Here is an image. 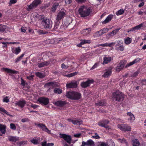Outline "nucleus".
Returning a JSON list of instances; mask_svg holds the SVG:
<instances>
[{
    "label": "nucleus",
    "instance_id": "59",
    "mask_svg": "<svg viewBox=\"0 0 146 146\" xmlns=\"http://www.w3.org/2000/svg\"><path fill=\"white\" fill-rule=\"evenodd\" d=\"M139 73V72H135L131 74V76L132 77H135L137 76Z\"/></svg>",
    "mask_w": 146,
    "mask_h": 146
},
{
    "label": "nucleus",
    "instance_id": "58",
    "mask_svg": "<svg viewBox=\"0 0 146 146\" xmlns=\"http://www.w3.org/2000/svg\"><path fill=\"white\" fill-rule=\"evenodd\" d=\"M9 100L8 97L6 96L3 98V101L5 102L8 103L9 102Z\"/></svg>",
    "mask_w": 146,
    "mask_h": 146
},
{
    "label": "nucleus",
    "instance_id": "4",
    "mask_svg": "<svg viewBox=\"0 0 146 146\" xmlns=\"http://www.w3.org/2000/svg\"><path fill=\"white\" fill-rule=\"evenodd\" d=\"M60 22L57 21L55 22V24L54 28V29L58 32H62L64 30V27L63 25H60Z\"/></svg>",
    "mask_w": 146,
    "mask_h": 146
},
{
    "label": "nucleus",
    "instance_id": "28",
    "mask_svg": "<svg viewBox=\"0 0 146 146\" xmlns=\"http://www.w3.org/2000/svg\"><path fill=\"white\" fill-rule=\"evenodd\" d=\"M132 144L133 146H139L140 145L139 140L136 139H134L132 140Z\"/></svg>",
    "mask_w": 146,
    "mask_h": 146
},
{
    "label": "nucleus",
    "instance_id": "23",
    "mask_svg": "<svg viewBox=\"0 0 146 146\" xmlns=\"http://www.w3.org/2000/svg\"><path fill=\"white\" fill-rule=\"evenodd\" d=\"M26 104V101L25 100H20L16 103V105L22 108Z\"/></svg>",
    "mask_w": 146,
    "mask_h": 146
},
{
    "label": "nucleus",
    "instance_id": "16",
    "mask_svg": "<svg viewBox=\"0 0 146 146\" xmlns=\"http://www.w3.org/2000/svg\"><path fill=\"white\" fill-rule=\"evenodd\" d=\"M94 80L93 79L88 80L85 82H83V88H86L90 86V84H93L94 82Z\"/></svg>",
    "mask_w": 146,
    "mask_h": 146
},
{
    "label": "nucleus",
    "instance_id": "61",
    "mask_svg": "<svg viewBox=\"0 0 146 146\" xmlns=\"http://www.w3.org/2000/svg\"><path fill=\"white\" fill-rule=\"evenodd\" d=\"M61 67L62 69L67 68L68 67V66L65 65L64 63H62L61 65Z\"/></svg>",
    "mask_w": 146,
    "mask_h": 146
},
{
    "label": "nucleus",
    "instance_id": "29",
    "mask_svg": "<svg viewBox=\"0 0 146 146\" xmlns=\"http://www.w3.org/2000/svg\"><path fill=\"white\" fill-rule=\"evenodd\" d=\"M6 126L5 125L0 124V131L3 134H4L6 132Z\"/></svg>",
    "mask_w": 146,
    "mask_h": 146
},
{
    "label": "nucleus",
    "instance_id": "51",
    "mask_svg": "<svg viewBox=\"0 0 146 146\" xmlns=\"http://www.w3.org/2000/svg\"><path fill=\"white\" fill-rule=\"evenodd\" d=\"M116 49L117 50H119L121 51H122L124 49V47L123 45L120 46L119 47H117Z\"/></svg>",
    "mask_w": 146,
    "mask_h": 146
},
{
    "label": "nucleus",
    "instance_id": "26",
    "mask_svg": "<svg viewBox=\"0 0 146 146\" xmlns=\"http://www.w3.org/2000/svg\"><path fill=\"white\" fill-rule=\"evenodd\" d=\"M12 52L16 55L18 54L21 51V49L19 47L12 48Z\"/></svg>",
    "mask_w": 146,
    "mask_h": 146
},
{
    "label": "nucleus",
    "instance_id": "55",
    "mask_svg": "<svg viewBox=\"0 0 146 146\" xmlns=\"http://www.w3.org/2000/svg\"><path fill=\"white\" fill-rule=\"evenodd\" d=\"M17 2V0H10L9 3V5L10 6L12 4L15 3Z\"/></svg>",
    "mask_w": 146,
    "mask_h": 146
},
{
    "label": "nucleus",
    "instance_id": "30",
    "mask_svg": "<svg viewBox=\"0 0 146 146\" xmlns=\"http://www.w3.org/2000/svg\"><path fill=\"white\" fill-rule=\"evenodd\" d=\"M59 3H54L51 8L52 11V12H55L57 8L59 7Z\"/></svg>",
    "mask_w": 146,
    "mask_h": 146
},
{
    "label": "nucleus",
    "instance_id": "9",
    "mask_svg": "<svg viewBox=\"0 0 146 146\" xmlns=\"http://www.w3.org/2000/svg\"><path fill=\"white\" fill-rule=\"evenodd\" d=\"M118 127L123 131H129L131 130L130 126L125 124H122L118 125Z\"/></svg>",
    "mask_w": 146,
    "mask_h": 146
},
{
    "label": "nucleus",
    "instance_id": "33",
    "mask_svg": "<svg viewBox=\"0 0 146 146\" xmlns=\"http://www.w3.org/2000/svg\"><path fill=\"white\" fill-rule=\"evenodd\" d=\"M106 102L104 100H102L100 101H98V102L96 103L95 104L96 106H103L105 105Z\"/></svg>",
    "mask_w": 146,
    "mask_h": 146
},
{
    "label": "nucleus",
    "instance_id": "45",
    "mask_svg": "<svg viewBox=\"0 0 146 146\" xmlns=\"http://www.w3.org/2000/svg\"><path fill=\"white\" fill-rule=\"evenodd\" d=\"M115 44V42H111L109 44L107 43H105L104 44H100V46H102L103 47L104 46H110L111 47V45L113 44Z\"/></svg>",
    "mask_w": 146,
    "mask_h": 146
},
{
    "label": "nucleus",
    "instance_id": "24",
    "mask_svg": "<svg viewBox=\"0 0 146 146\" xmlns=\"http://www.w3.org/2000/svg\"><path fill=\"white\" fill-rule=\"evenodd\" d=\"M67 120L69 122H71L74 125H79L81 124V122L78 120H74L71 119H68Z\"/></svg>",
    "mask_w": 146,
    "mask_h": 146
},
{
    "label": "nucleus",
    "instance_id": "57",
    "mask_svg": "<svg viewBox=\"0 0 146 146\" xmlns=\"http://www.w3.org/2000/svg\"><path fill=\"white\" fill-rule=\"evenodd\" d=\"M34 75H31L30 76H28L27 77V78L30 80H33L34 79Z\"/></svg>",
    "mask_w": 146,
    "mask_h": 146
},
{
    "label": "nucleus",
    "instance_id": "2",
    "mask_svg": "<svg viewBox=\"0 0 146 146\" xmlns=\"http://www.w3.org/2000/svg\"><path fill=\"white\" fill-rule=\"evenodd\" d=\"M66 96L70 99L76 100L80 99L81 95L78 92L71 91L67 92Z\"/></svg>",
    "mask_w": 146,
    "mask_h": 146
},
{
    "label": "nucleus",
    "instance_id": "32",
    "mask_svg": "<svg viewBox=\"0 0 146 146\" xmlns=\"http://www.w3.org/2000/svg\"><path fill=\"white\" fill-rule=\"evenodd\" d=\"M35 74L37 77L40 78H42L45 76V74L40 72H35Z\"/></svg>",
    "mask_w": 146,
    "mask_h": 146
},
{
    "label": "nucleus",
    "instance_id": "3",
    "mask_svg": "<svg viewBox=\"0 0 146 146\" xmlns=\"http://www.w3.org/2000/svg\"><path fill=\"white\" fill-rule=\"evenodd\" d=\"M112 99L113 101L119 102L122 101L124 99V96L122 93L117 91L113 93Z\"/></svg>",
    "mask_w": 146,
    "mask_h": 146
},
{
    "label": "nucleus",
    "instance_id": "7",
    "mask_svg": "<svg viewBox=\"0 0 146 146\" xmlns=\"http://www.w3.org/2000/svg\"><path fill=\"white\" fill-rule=\"evenodd\" d=\"M35 125L37 126L43 131H44L48 134L51 133L50 130L48 129L44 124L40 123H35Z\"/></svg>",
    "mask_w": 146,
    "mask_h": 146
},
{
    "label": "nucleus",
    "instance_id": "60",
    "mask_svg": "<svg viewBox=\"0 0 146 146\" xmlns=\"http://www.w3.org/2000/svg\"><path fill=\"white\" fill-rule=\"evenodd\" d=\"M78 13L81 17H82V6H80L78 10Z\"/></svg>",
    "mask_w": 146,
    "mask_h": 146
},
{
    "label": "nucleus",
    "instance_id": "31",
    "mask_svg": "<svg viewBox=\"0 0 146 146\" xmlns=\"http://www.w3.org/2000/svg\"><path fill=\"white\" fill-rule=\"evenodd\" d=\"M111 57H105L104 58V61L102 64H107L111 60Z\"/></svg>",
    "mask_w": 146,
    "mask_h": 146
},
{
    "label": "nucleus",
    "instance_id": "8",
    "mask_svg": "<svg viewBox=\"0 0 146 146\" xmlns=\"http://www.w3.org/2000/svg\"><path fill=\"white\" fill-rule=\"evenodd\" d=\"M109 30V29L108 28H103L99 31L95 33L93 36L95 37H99L103 34L107 32Z\"/></svg>",
    "mask_w": 146,
    "mask_h": 146
},
{
    "label": "nucleus",
    "instance_id": "62",
    "mask_svg": "<svg viewBox=\"0 0 146 146\" xmlns=\"http://www.w3.org/2000/svg\"><path fill=\"white\" fill-rule=\"evenodd\" d=\"M21 84L22 86H24L25 85V81L22 78H21Z\"/></svg>",
    "mask_w": 146,
    "mask_h": 146
},
{
    "label": "nucleus",
    "instance_id": "39",
    "mask_svg": "<svg viewBox=\"0 0 146 146\" xmlns=\"http://www.w3.org/2000/svg\"><path fill=\"white\" fill-rule=\"evenodd\" d=\"M36 7L34 5L33 3H32L31 4L28 6V7L27 8V10L28 11H30L31 10L33 9L34 8H35Z\"/></svg>",
    "mask_w": 146,
    "mask_h": 146
},
{
    "label": "nucleus",
    "instance_id": "35",
    "mask_svg": "<svg viewBox=\"0 0 146 146\" xmlns=\"http://www.w3.org/2000/svg\"><path fill=\"white\" fill-rule=\"evenodd\" d=\"M54 92L55 94H60L62 93V90L59 88H56L54 89Z\"/></svg>",
    "mask_w": 146,
    "mask_h": 146
},
{
    "label": "nucleus",
    "instance_id": "15",
    "mask_svg": "<svg viewBox=\"0 0 146 146\" xmlns=\"http://www.w3.org/2000/svg\"><path fill=\"white\" fill-rule=\"evenodd\" d=\"M3 71H4L8 73L12 74H17L19 72L17 71H15V70L11 69L6 68H2Z\"/></svg>",
    "mask_w": 146,
    "mask_h": 146
},
{
    "label": "nucleus",
    "instance_id": "37",
    "mask_svg": "<svg viewBox=\"0 0 146 146\" xmlns=\"http://www.w3.org/2000/svg\"><path fill=\"white\" fill-rule=\"evenodd\" d=\"M24 55L25 54L23 53L20 56L17 57L14 60V62L15 63H17L19 62L22 59L23 57L24 56Z\"/></svg>",
    "mask_w": 146,
    "mask_h": 146
},
{
    "label": "nucleus",
    "instance_id": "64",
    "mask_svg": "<svg viewBox=\"0 0 146 146\" xmlns=\"http://www.w3.org/2000/svg\"><path fill=\"white\" fill-rule=\"evenodd\" d=\"M108 146L107 144H106L104 142H101L99 146Z\"/></svg>",
    "mask_w": 146,
    "mask_h": 146
},
{
    "label": "nucleus",
    "instance_id": "38",
    "mask_svg": "<svg viewBox=\"0 0 146 146\" xmlns=\"http://www.w3.org/2000/svg\"><path fill=\"white\" fill-rule=\"evenodd\" d=\"M0 111L4 113L5 114H7L8 115H9L11 117H13L12 115L10 114L9 112H8L6 110H5L4 108L0 107Z\"/></svg>",
    "mask_w": 146,
    "mask_h": 146
},
{
    "label": "nucleus",
    "instance_id": "21",
    "mask_svg": "<svg viewBox=\"0 0 146 146\" xmlns=\"http://www.w3.org/2000/svg\"><path fill=\"white\" fill-rule=\"evenodd\" d=\"M121 28H119L118 29H115V30H113L111 32H110V33L107 34V36H113L115 35L119 31V30Z\"/></svg>",
    "mask_w": 146,
    "mask_h": 146
},
{
    "label": "nucleus",
    "instance_id": "27",
    "mask_svg": "<svg viewBox=\"0 0 146 146\" xmlns=\"http://www.w3.org/2000/svg\"><path fill=\"white\" fill-rule=\"evenodd\" d=\"M8 139L10 141L15 142L19 140V138L18 137L11 136L8 137Z\"/></svg>",
    "mask_w": 146,
    "mask_h": 146
},
{
    "label": "nucleus",
    "instance_id": "10",
    "mask_svg": "<svg viewBox=\"0 0 146 146\" xmlns=\"http://www.w3.org/2000/svg\"><path fill=\"white\" fill-rule=\"evenodd\" d=\"M38 101L40 104H42L44 105H48L49 103L48 98L44 97L39 98L38 100Z\"/></svg>",
    "mask_w": 146,
    "mask_h": 146
},
{
    "label": "nucleus",
    "instance_id": "40",
    "mask_svg": "<svg viewBox=\"0 0 146 146\" xmlns=\"http://www.w3.org/2000/svg\"><path fill=\"white\" fill-rule=\"evenodd\" d=\"M1 43H2V44H3V45L2 46L3 47L5 48H7V44H14L15 43V42H1Z\"/></svg>",
    "mask_w": 146,
    "mask_h": 146
},
{
    "label": "nucleus",
    "instance_id": "12",
    "mask_svg": "<svg viewBox=\"0 0 146 146\" xmlns=\"http://www.w3.org/2000/svg\"><path fill=\"white\" fill-rule=\"evenodd\" d=\"M126 63V61L125 60H123L120 61L119 64L116 67V71L117 72H119L123 68Z\"/></svg>",
    "mask_w": 146,
    "mask_h": 146
},
{
    "label": "nucleus",
    "instance_id": "11",
    "mask_svg": "<svg viewBox=\"0 0 146 146\" xmlns=\"http://www.w3.org/2000/svg\"><path fill=\"white\" fill-rule=\"evenodd\" d=\"M78 86L77 81H72L68 82L66 85L67 88H76Z\"/></svg>",
    "mask_w": 146,
    "mask_h": 146
},
{
    "label": "nucleus",
    "instance_id": "41",
    "mask_svg": "<svg viewBox=\"0 0 146 146\" xmlns=\"http://www.w3.org/2000/svg\"><path fill=\"white\" fill-rule=\"evenodd\" d=\"M42 2L41 0H35L33 3L36 7L38 5H40Z\"/></svg>",
    "mask_w": 146,
    "mask_h": 146
},
{
    "label": "nucleus",
    "instance_id": "44",
    "mask_svg": "<svg viewBox=\"0 0 146 146\" xmlns=\"http://www.w3.org/2000/svg\"><path fill=\"white\" fill-rule=\"evenodd\" d=\"M132 41L131 38L129 37H127L124 40L125 43L126 44L128 45Z\"/></svg>",
    "mask_w": 146,
    "mask_h": 146
},
{
    "label": "nucleus",
    "instance_id": "22",
    "mask_svg": "<svg viewBox=\"0 0 146 146\" xmlns=\"http://www.w3.org/2000/svg\"><path fill=\"white\" fill-rule=\"evenodd\" d=\"M113 16L112 15H109L106 19L103 21L102 22V23L103 24H106L108 23L113 18Z\"/></svg>",
    "mask_w": 146,
    "mask_h": 146
},
{
    "label": "nucleus",
    "instance_id": "49",
    "mask_svg": "<svg viewBox=\"0 0 146 146\" xmlns=\"http://www.w3.org/2000/svg\"><path fill=\"white\" fill-rule=\"evenodd\" d=\"M143 25L142 23H141L138 25H137L134 27L135 30L140 29L141 28V27H143Z\"/></svg>",
    "mask_w": 146,
    "mask_h": 146
},
{
    "label": "nucleus",
    "instance_id": "43",
    "mask_svg": "<svg viewBox=\"0 0 146 146\" xmlns=\"http://www.w3.org/2000/svg\"><path fill=\"white\" fill-rule=\"evenodd\" d=\"M119 141L121 143H125V144L127 146H128V143L127 142L126 140L124 138L121 139L119 138L118 139Z\"/></svg>",
    "mask_w": 146,
    "mask_h": 146
},
{
    "label": "nucleus",
    "instance_id": "46",
    "mask_svg": "<svg viewBox=\"0 0 146 146\" xmlns=\"http://www.w3.org/2000/svg\"><path fill=\"white\" fill-rule=\"evenodd\" d=\"M27 142L26 141H21L17 142L16 143L17 145L19 146L27 144Z\"/></svg>",
    "mask_w": 146,
    "mask_h": 146
},
{
    "label": "nucleus",
    "instance_id": "54",
    "mask_svg": "<svg viewBox=\"0 0 146 146\" xmlns=\"http://www.w3.org/2000/svg\"><path fill=\"white\" fill-rule=\"evenodd\" d=\"M40 35L46 34L48 33L42 30H39L38 31Z\"/></svg>",
    "mask_w": 146,
    "mask_h": 146
},
{
    "label": "nucleus",
    "instance_id": "63",
    "mask_svg": "<svg viewBox=\"0 0 146 146\" xmlns=\"http://www.w3.org/2000/svg\"><path fill=\"white\" fill-rule=\"evenodd\" d=\"M31 108L35 109L38 107V106L35 104H32L31 105Z\"/></svg>",
    "mask_w": 146,
    "mask_h": 146
},
{
    "label": "nucleus",
    "instance_id": "14",
    "mask_svg": "<svg viewBox=\"0 0 146 146\" xmlns=\"http://www.w3.org/2000/svg\"><path fill=\"white\" fill-rule=\"evenodd\" d=\"M52 103L56 106L60 107H62L65 106L66 103L65 101L58 100L57 101H53Z\"/></svg>",
    "mask_w": 146,
    "mask_h": 146
},
{
    "label": "nucleus",
    "instance_id": "20",
    "mask_svg": "<svg viewBox=\"0 0 146 146\" xmlns=\"http://www.w3.org/2000/svg\"><path fill=\"white\" fill-rule=\"evenodd\" d=\"M111 68L106 69V72L104 74L102 75V76L105 78L108 77L110 76L111 74Z\"/></svg>",
    "mask_w": 146,
    "mask_h": 146
},
{
    "label": "nucleus",
    "instance_id": "34",
    "mask_svg": "<svg viewBox=\"0 0 146 146\" xmlns=\"http://www.w3.org/2000/svg\"><path fill=\"white\" fill-rule=\"evenodd\" d=\"M127 115L129 116L130 117L128 119L130 121H134L135 119V117L133 114L131 112H128L127 113Z\"/></svg>",
    "mask_w": 146,
    "mask_h": 146
},
{
    "label": "nucleus",
    "instance_id": "13",
    "mask_svg": "<svg viewBox=\"0 0 146 146\" xmlns=\"http://www.w3.org/2000/svg\"><path fill=\"white\" fill-rule=\"evenodd\" d=\"M66 11L65 10L60 11L57 15L56 20L57 21H59L63 18L66 15Z\"/></svg>",
    "mask_w": 146,
    "mask_h": 146
},
{
    "label": "nucleus",
    "instance_id": "47",
    "mask_svg": "<svg viewBox=\"0 0 146 146\" xmlns=\"http://www.w3.org/2000/svg\"><path fill=\"white\" fill-rule=\"evenodd\" d=\"M30 142L34 145H37L39 143L38 142V139H35L34 138L31 140Z\"/></svg>",
    "mask_w": 146,
    "mask_h": 146
},
{
    "label": "nucleus",
    "instance_id": "53",
    "mask_svg": "<svg viewBox=\"0 0 146 146\" xmlns=\"http://www.w3.org/2000/svg\"><path fill=\"white\" fill-rule=\"evenodd\" d=\"M10 127L11 129L15 130L16 129V126L13 123H11L10 124Z\"/></svg>",
    "mask_w": 146,
    "mask_h": 146
},
{
    "label": "nucleus",
    "instance_id": "52",
    "mask_svg": "<svg viewBox=\"0 0 146 146\" xmlns=\"http://www.w3.org/2000/svg\"><path fill=\"white\" fill-rule=\"evenodd\" d=\"M61 38L55 39L54 40V43L55 44L59 43H60V42L61 41Z\"/></svg>",
    "mask_w": 146,
    "mask_h": 146
},
{
    "label": "nucleus",
    "instance_id": "17",
    "mask_svg": "<svg viewBox=\"0 0 146 146\" xmlns=\"http://www.w3.org/2000/svg\"><path fill=\"white\" fill-rule=\"evenodd\" d=\"M86 145L88 146H95L94 142L91 139L88 140L86 142L83 141V146Z\"/></svg>",
    "mask_w": 146,
    "mask_h": 146
},
{
    "label": "nucleus",
    "instance_id": "50",
    "mask_svg": "<svg viewBox=\"0 0 146 146\" xmlns=\"http://www.w3.org/2000/svg\"><path fill=\"white\" fill-rule=\"evenodd\" d=\"M77 73V72H73L68 74L66 76L69 77H72L76 75Z\"/></svg>",
    "mask_w": 146,
    "mask_h": 146
},
{
    "label": "nucleus",
    "instance_id": "1",
    "mask_svg": "<svg viewBox=\"0 0 146 146\" xmlns=\"http://www.w3.org/2000/svg\"><path fill=\"white\" fill-rule=\"evenodd\" d=\"M39 20L42 21L41 24L46 30L50 29L52 26V23L49 19H47L44 15H39Z\"/></svg>",
    "mask_w": 146,
    "mask_h": 146
},
{
    "label": "nucleus",
    "instance_id": "5",
    "mask_svg": "<svg viewBox=\"0 0 146 146\" xmlns=\"http://www.w3.org/2000/svg\"><path fill=\"white\" fill-rule=\"evenodd\" d=\"M92 11L90 7L83 5V17L88 16Z\"/></svg>",
    "mask_w": 146,
    "mask_h": 146
},
{
    "label": "nucleus",
    "instance_id": "56",
    "mask_svg": "<svg viewBox=\"0 0 146 146\" xmlns=\"http://www.w3.org/2000/svg\"><path fill=\"white\" fill-rule=\"evenodd\" d=\"M90 40H83V45L84 44H90L91 43Z\"/></svg>",
    "mask_w": 146,
    "mask_h": 146
},
{
    "label": "nucleus",
    "instance_id": "25",
    "mask_svg": "<svg viewBox=\"0 0 146 146\" xmlns=\"http://www.w3.org/2000/svg\"><path fill=\"white\" fill-rule=\"evenodd\" d=\"M140 60V58H137L134 60L132 62H130L129 63L127 64L125 66V68H127V67L129 66H130L138 62Z\"/></svg>",
    "mask_w": 146,
    "mask_h": 146
},
{
    "label": "nucleus",
    "instance_id": "6",
    "mask_svg": "<svg viewBox=\"0 0 146 146\" xmlns=\"http://www.w3.org/2000/svg\"><path fill=\"white\" fill-rule=\"evenodd\" d=\"M59 135L60 137L63 139L67 143H71L72 139L70 135L64 133H60Z\"/></svg>",
    "mask_w": 146,
    "mask_h": 146
},
{
    "label": "nucleus",
    "instance_id": "42",
    "mask_svg": "<svg viewBox=\"0 0 146 146\" xmlns=\"http://www.w3.org/2000/svg\"><path fill=\"white\" fill-rule=\"evenodd\" d=\"M7 26L5 25L1 24L0 26V32L4 31L7 28Z\"/></svg>",
    "mask_w": 146,
    "mask_h": 146
},
{
    "label": "nucleus",
    "instance_id": "19",
    "mask_svg": "<svg viewBox=\"0 0 146 146\" xmlns=\"http://www.w3.org/2000/svg\"><path fill=\"white\" fill-rule=\"evenodd\" d=\"M53 85H54V86L58 87L59 86V85L57 84V82H51L46 83L44 84V87L46 88L51 86L54 87Z\"/></svg>",
    "mask_w": 146,
    "mask_h": 146
},
{
    "label": "nucleus",
    "instance_id": "36",
    "mask_svg": "<svg viewBox=\"0 0 146 146\" xmlns=\"http://www.w3.org/2000/svg\"><path fill=\"white\" fill-rule=\"evenodd\" d=\"M91 31V29L90 28H88L83 30V33L84 35H86L88 34Z\"/></svg>",
    "mask_w": 146,
    "mask_h": 146
},
{
    "label": "nucleus",
    "instance_id": "48",
    "mask_svg": "<svg viewBox=\"0 0 146 146\" xmlns=\"http://www.w3.org/2000/svg\"><path fill=\"white\" fill-rule=\"evenodd\" d=\"M124 13V11L123 9H121L118 11L116 13L117 15H121Z\"/></svg>",
    "mask_w": 146,
    "mask_h": 146
},
{
    "label": "nucleus",
    "instance_id": "18",
    "mask_svg": "<svg viewBox=\"0 0 146 146\" xmlns=\"http://www.w3.org/2000/svg\"><path fill=\"white\" fill-rule=\"evenodd\" d=\"M50 63V61H47L42 62L38 63L37 64L39 68L43 67L45 66H47Z\"/></svg>",
    "mask_w": 146,
    "mask_h": 146
}]
</instances>
